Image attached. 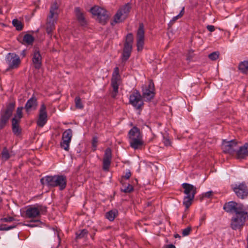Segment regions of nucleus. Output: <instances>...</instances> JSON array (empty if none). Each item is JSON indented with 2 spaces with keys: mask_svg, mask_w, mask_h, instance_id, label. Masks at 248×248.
<instances>
[{
  "mask_svg": "<svg viewBox=\"0 0 248 248\" xmlns=\"http://www.w3.org/2000/svg\"><path fill=\"white\" fill-rule=\"evenodd\" d=\"M223 209L227 213L234 214L231 220V227L234 230H241L248 219V212L245 206L234 201L225 203Z\"/></svg>",
  "mask_w": 248,
  "mask_h": 248,
  "instance_id": "f257e3e1",
  "label": "nucleus"
},
{
  "mask_svg": "<svg viewBox=\"0 0 248 248\" xmlns=\"http://www.w3.org/2000/svg\"><path fill=\"white\" fill-rule=\"evenodd\" d=\"M40 182L49 187H58L62 191L66 187L67 179L64 175H47L42 178Z\"/></svg>",
  "mask_w": 248,
  "mask_h": 248,
  "instance_id": "f03ea898",
  "label": "nucleus"
},
{
  "mask_svg": "<svg viewBox=\"0 0 248 248\" xmlns=\"http://www.w3.org/2000/svg\"><path fill=\"white\" fill-rule=\"evenodd\" d=\"M128 136L130 147L134 150L141 149L144 144L142 134L140 130L136 126H134L128 132Z\"/></svg>",
  "mask_w": 248,
  "mask_h": 248,
  "instance_id": "7ed1b4c3",
  "label": "nucleus"
},
{
  "mask_svg": "<svg viewBox=\"0 0 248 248\" xmlns=\"http://www.w3.org/2000/svg\"><path fill=\"white\" fill-rule=\"evenodd\" d=\"M16 103L12 102L8 103L6 108L4 111H1L0 117V129H3L8 122L9 119L12 115L15 108Z\"/></svg>",
  "mask_w": 248,
  "mask_h": 248,
  "instance_id": "20e7f679",
  "label": "nucleus"
},
{
  "mask_svg": "<svg viewBox=\"0 0 248 248\" xmlns=\"http://www.w3.org/2000/svg\"><path fill=\"white\" fill-rule=\"evenodd\" d=\"M131 8L129 3L121 7L114 16V21L116 23L123 22L128 17Z\"/></svg>",
  "mask_w": 248,
  "mask_h": 248,
  "instance_id": "39448f33",
  "label": "nucleus"
},
{
  "mask_svg": "<svg viewBox=\"0 0 248 248\" xmlns=\"http://www.w3.org/2000/svg\"><path fill=\"white\" fill-rule=\"evenodd\" d=\"M90 12L96 16L97 20L102 24H105L108 20V12L104 8L95 6L90 9Z\"/></svg>",
  "mask_w": 248,
  "mask_h": 248,
  "instance_id": "423d86ee",
  "label": "nucleus"
},
{
  "mask_svg": "<svg viewBox=\"0 0 248 248\" xmlns=\"http://www.w3.org/2000/svg\"><path fill=\"white\" fill-rule=\"evenodd\" d=\"M46 212V208L40 204L30 206L26 210L25 215L27 218H33L38 217L41 214Z\"/></svg>",
  "mask_w": 248,
  "mask_h": 248,
  "instance_id": "0eeeda50",
  "label": "nucleus"
},
{
  "mask_svg": "<svg viewBox=\"0 0 248 248\" xmlns=\"http://www.w3.org/2000/svg\"><path fill=\"white\" fill-rule=\"evenodd\" d=\"M121 82V76L119 74V69L116 67L113 71L111 79V86L113 88L112 97L115 98L118 93L119 86Z\"/></svg>",
  "mask_w": 248,
  "mask_h": 248,
  "instance_id": "6e6552de",
  "label": "nucleus"
},
{
  "mask_svg": "<svg viewBox=\"0 0 248 248\" xmlns=\"http://www.w3.org/2000/svg\"><path fill=\"white\" fill-rule=\"evenodd\" d=\"M231 187L239 198L244 199L248 196V186L245 183H235L232 185Z\"/></svg>",
  "mask_w": 248,
  "mask_h": 248,
  "instance_id": "1a4fd4ad",
  "label": "nucleus"
},
{
  "mask_svg": "<svg viewBox=\"0 0 248 248\" xmlns=\"http://www.w3.org/2000/svg\"><path fill=\"white\" fill-rule=\"evenodd\" d=\"M129 102L137 109H140L144 105L142 96L138 90H135L130 94Z\"/></svg>",
  "mask_w": 248,
  "mask_h": 248,
  "instance_id": "9d476101",
  "label": "nucleus"
},
{
  "mask_svg": "<svg viewBox=\"0 0 248 248\" xmlns=\"http://www.w3.org/2000/svg\"><path fill=\"white\" fill-rule=\"evenodd\" d=\"M6 62L10 69L18 68L21 63L19 57L14 53H9L7 55L6 57Z\"/></svg>",
  "mask_w": 248,
  "mask_h": 248,
  "instance_id": "9b49d317",
  "label": "nucleus"
},
{
  "mask_svg": "<svg viewBox=\"0 0 248 248\" xmlns=\"http://www.w3.org/2000/svg\"><path fill=\"white\" fill-rule=\"evenodd\" d=\"M72 136V130L70 128L65 130L62 133V141L60 143V146L61 148L66 151H68L69 150V145L71 141Z\"/></svg>",
  "mask_w": 248,
  "mask_h": 248,
  "instance_id": "f8f14e48",
  "label": "nucleus"
},
{
  "mask_svg": "<svg viewBox=\"0 0 248 248\" xmlns=\"http://www.w3.org/2000/svg\"><path fill=\"white\" fill-rule=\"evenodd\" d=\"M142 97L145 101H151L155 96V88L154 84L152 81H150L148 86L145 87L142 89Z\"/></svg>",
  "mask_w": 248,
  "mask_h": 248,
  "instance_id": "ddd939ff",
  "label": "nucleus"
},
{
  "mask_svg": "<svg viewBox=\"0 0 248 248\" xmlns=\"http://www.w3.org/2000/svg\"><path fill=\"white\" fill-rule=\"evenodd\" d=\"M47 121V114L46 107L45 104L41 105L39 110L38 118L37 121V124L39 127H43Z\"/></svg>",
  "mask_w": 248,
  "mask_h": 248,
  "instance_id": "4468645a",
  "label": "nucleus"
},
{
  "mask_svg": "<svg viewBox=\"0 0 248 248\" xmlns=\"http://www.w3.org/2000/svg\"><path fill=\"white\" fill-rule=\"evenodd\" d=\"M237 148V143L235 140L226 141L223 140L222 145V149L225 153L232 154L233 153Z\"/></svg>",
  "mask_w": 248,
  "mask_h": 248,
  "instance_id": "2eb2a0df",
  "label": "nucleus"
},
{
  "mask_svg": "<svg viewBox=\"0 0 248 248\" xmlns=\"http://www.w3.org/2000/svg\"><path fill=\"white\" fill-rule=\"evenodd\" d=\"M112 158V152L110 148L106 149L103 159V169L108 171Z\"/></svg>",
  "mask_w": 248,
  "mask_h": 248,
  "instance_id": "dca6fc26",
  "label": "nucleus"
},
{
  "mask_svg": "<svg viewBox=\"0 0 248 248\" xmlns=\"http://www.w3.org/2000/svg\"><path fill=\"white\" fill-rule=\"evenodd\" d=\"M137 46H143L144 43V25L140 23L136 34Z\"/></svg>",
  "mask_w": 248,
  "mask_h": 248,
  "instance_id": "f3484780",
  "label": "nucleus"
},
{
  "mask_svg": "<svg viewBox=\"0 0 248 248\" xmlns=\"http://www.w3.org/2000/svg\"><path fill=\"white\" fill-rule=\"evenodd\" d=\"M32 56V62L35 68L37 69H40L42 65V60L40 51L38 49L35 48L33 51Z\"/></svg>",
  "mask_w": 248,
  "mask_h": 248,
  "instance_id": "a211bd4d",
  "label": "nucleus"
},
{
  "mask_svg": "<svg viewBox=\"0 0 248 248\" xmlns=\"http://www.w3.org/2000/svg\"><path fill=\"white\" fill-rule=\"evenodd\" d=\"M57 18L47 16L46 23V31L48 34L51 35L52 32L55 28Z\"/></svg>",
  "mask_w": 248,
  "mask_h": 248,
  "instance_id": "6ab92c4d",
  "label": "nucleus"
},
{
  "mask_svg": "<svg viewBox=\"0 0 248 248\" xmlns=\"http://www.w3.org/2000/svg\"><path fill=\"white\" fill-rule=\"evenodd\" d=\"M37 105L38 103L37 99L35 97L32 96L26 102L25 105V109L26 111L28 112L31 110L36 109Z\"/></svg>",
  "mask_w": 248,
  "mask_h": 248,
  "instance_id": "aec40b11",
  "label": "nucleus"
},
{
  "mask_svg": "<svg viewBox=\"0 0 248 248\" xmlns=\"http://www.w3.org/2000/svg\"><path fill=\"white\" fill-rule=\"evenodd\" d=\"M182 186L184 189V193L186 196H191L193 195L194 197L197 192V188L195 186L188 183H183Z\"/></svg>",
  "mask_w": 248,
  "mask_h": 248,
  "instance_id": "412c9836",
  "label": "nucleus"
},
{
  "mask_svg": "<svg viewBox=\"0 0 248 248\" xmlns=\"http://www.w3.org/2000/svg\"><path fill=\"white\" fill-rule=\"evenodd\" d=\"M248 156V142L239 148L237 152V157L238 159H243Z\"/></svg>",
  "mask_w": 248,
  "mask_h": 248,
  "instance_id": "4be33fe9",
  "label": "nucleus"
},
{
  "mask_svg": "<svg viewBox=\"0 0 248 248\" xmlns=\"http://www.w3.org/2000/svg\"><path fill=\"white\" fill-rule=\"evenodd\" d=\"M75 12L78 21L82 26H84L86 24L87 21L85 19L83 13L81 11L80 8L76 7Z\"/></svg>",
  "mask_w": 248,
  "mask_h": 248,
  "instance_id": "5701e85b",
  "label": "nucleus"
},
{
  "mask_svg": "<svg viewBox=\"0 0 248 248\" xmlns=\"http://www.w3.org/2000/svg\"><path fill=\"white\" fill-rule=\"evenodd\" d=\"M59 8V5L56 1L52 3L50 8L49 15L48 16L58 18L59 13H58L57 10Z\"/></svg>",
  "mask_w": 248,
  "mask_h": 248,
  "instance_id": "b1692460",
  "label": "nucleus"
},
{
  "mask_svg": "<svg viewBox=\"0 0 248 248\" xmlns=\"http://www.w3.org/2000/svg\"><path fill=\"white\" fill-rule=\"evenodd\" d=\"M20 121H17L16 118H13L12 120V131L16 135H19L21 132V129L19 127V123Z\"/></svg>",
  "mask_w": 248,
  "mask_h": 248,
  "instance_id": "393cba45",
  "label": "nucleus"
},
{
  "mask_svg": "<svg viewBox=\"0 0 248 248\" xmlns=\"http://www.w3.org/2000/svg\"><path fill=\"white\" fill-rule=\"evenodd\" d=\"M13 155V152L12 151H9L7 147H5L2 149L0 157L3 161H6Z\"/></svg>",
  "mask_w": 248,
  "mask_h": 248,
  "instance_id": "a878e982",
  "label": "nucleus"
},
{
  "mask_svg": "<svg viewBox=\"0 0 248 248\" xmlns=\"http://www.w3.org/2000/svg\"><path fill=\"white\" fill-rule=\"evenodd\" d=\"M132 48V47H124L121 56L122 62H125L129 59L131 55Z\"/></svg>",
  "mask_w": 248,
  "mask_h": 248,
  "instance_id": "bb28decb",
  "label": "nucleus"
},
{
  "mask_svg": "<svg viewBox=\"0 0 248 248\" xmlns=\"http://www.w3.org/2000/svg\"><path fill=\"white\" fill-rule=\"evenodd\" d=\"M34 38L30 34H26L24 35L23 40L22 44L24 45H27L28 46H31L32 45L33 42H34Z\"/></svg>",
  "mask_w": 248,
  "mask_h": 248,
  "instance_id": "cd10ccee",
  "label": "nucleus"
},
{
  "mask_svg": "<svg viewBox=\"0 0 248 248\" xmlns=\"http://www.w3.org/2000/svg\"><path fill=\"white\" fill-rule=\"evenodd\" d=\"M118 212L116 209H113L107 212L105 215V217L110 221H112L114 220L115 218L118 215Z\"/></svg>",
  "mask_w": 248,
  "mask_h": 248,
  "instance_id": "c85d7f7f",
  "label": "nucleus"
},
{
  "mask_svg": "<svg viewBox=\"0 0 248 248\" xmlns=\"http://www.w3.org/2000/svg\"><path fill=\"white\" fill-rule=\"evenodd\" d=\"M194 197L193 195L191 196H185L184 198L183 204L185 206L186 209H187L192 204Z\"/></svg>",
  "mask_w": 248,
  "mask_h": 248,
  "instance_id": "c756f323",
  "label": "nucleus"
},
{
  "mask_svg": "<svg viewBox=\"0 0 248 248\" xmlns=\"http://www.w3.org/2000/svg\"><path fill=\"white\" fill-rule=\"evenodd\" d=\"M88 231L86 229L79 230L76 233V239L77 240L84 238L87 236Z\"/></svg>",
  "mask_w": 248,
  "mask_h": 248,
  "instance_id": "7c9ffc66",
  "label": "nucleus"
},
{
  "mask_svg": "<svg viewBox=\"0 0 248 248\" xmlns=\"http://www.w3.org/2000/svg\"><path fill=\"white\" fill-rule=\"evenodd\" d=\"M239 69L244 74L248 73V61L241 62L238 66Z\"/></svg>",
  "mask_w": 248,
  "mask_h": 248,
  "instance_id": "2f4dec72",
  "label": "nucleus"
},
{
  "mask_svg": "<svg viewBox=\"0 0 248 248\" xmlns=\"http://www.w3.org/2000/svg\"><path fill=\"white\" fill-rule=\"evenodd\" d=\"M133 190V186L129 184H122V186L121 188V191L124 193H130Z\"/></svg>",
  "mask_w": 248,
  "mask_h": 248,
  "instance_id": "473e14b6",
  "label": "nucleus"
},
{
  "mask_svg": "<svg viewBox=\"0 0 248 248\" xmlns=\"http://www.w3.org/2000/svg\"><path fill=\"white\" fill-rule=\"evenodd\" d=\"M134 40L133 35L132 33H128L125 38L124 46H132Z\"/></svg>",
  "mask_w": 248,
  "mask_h": 248,
  "instance_id": "72a5a7b5",
  "label": "nucleus"
},
{
  "mask_svg": "<svg viewBox=\"0 0 248 248\" xmlns=\"http://www.w3.org/2000/svg\"><path fill=\"white\" fill-rule=\"evenodd\" d=\"M12 24L16 29V30L18 31H20L23 30V23L19 21L17 19H14L12 21Z\"/></svg>",
  "mask_w": 248,
  "mask_h": 248,
  "instance_id": "f704fd0d",
  "label": "nucleus"
},
{
  "mask_svg": "<svg viewBox=\"0 0 248 248\" xmlns=\"http://www.w3.org/2000/svg\"><path fill=\"white\" fill-rule=\"evenodd\" d=\"M184 14V7L183 8L179 14L177 16H175L172 18V19L170 21L169 23L168 24V26L169 27H171L172 25L174 23V22L179 18L181 17Z\"/></svg>",
  "mask_w": 248,
  "mask_h": 248,
  "instance_id": "c9c22d12",
  "label": "nucleus"
},
{
  "mask_svg": "<svg viewBox=\"0 0 248 248\" xmlns=\"http://www.w3.org/2000/svg\"><path fill=\"white\" fill-rule=\"evenodd\" d=\"M22 109L23 107H18L16 109V114L13 118H16L17 121H20V119L23 116Z\"/></svg>",
  "mask_w": 248,
  "mask_h": 248,
  "instance_id": "e433bc0d",
  "label": "nucleus"
},
{
  "mask_svg": "<svg viewBox=\"0 0 248 248\" xmlns=\"http://www.w3.org/2000/svg\"><path fill=\"white\" fill-rule=\"evenodd\" d=\"M76 107L79 109H82L83 105L81 102V99L79 96H77L75 99Z\"/></svg>",
  "mask_w": 248,
  "mask_h": 248,
  "instance_id": "4c0bfd02",
  "label": "nucleus"
},
{
  "mask_svg": "<svg viewBox=\"0 0 248 248\" xmlns=\"http://www.w3.org/2000/svg\"><path fill=\"white\" fill-rule=\"evenodd\" d=\"M16 227V225L7 226L6 224H2L0 225V231H8L11 229H13Z\"/></svg>",
  "mask_w": 248,
  "mask_h": 248,
  "instance_id": "58836bf2",
  "label": "nucleus"
},
{
  "mask_svg": "<svg viewBox=\"0 0 248 248\" xmlns=\"http://www.w3.org/2000/svg\"><path fill=\"white\" fill-rule=\"evenodd\" d=\"M219 55V53L218 51H215L210 54L208 55V57L210 60L215 61L218 58Z\"/></svg>",
  "mask_w": 248,
  "mask_h": 248,
  "instance_id": "ea45409f",
  "label": "nucleus"
},
{
  "mask_svg": "<svg viewBox=\"0 0 248 248\" xmlns=\"http://www.w3.org/2000/svg\"><path fill=\"white\" fill-rule=\"evenodd\" d=\"M97 142H98V140H97V137H93V138L92 143L93 150V151H94L96 150Z\"/></svg>",
  "mask_w": 248,
  "mask_h": 248,
  "instance_id": "a19ab883",
  "label": "nucleus"
},
{
  "mask_svg": "<svg viewBox=\"0 0 248 248\" xmlns=\"http://www.w3.org/2000/svg\"><path fill=\"white\" fill-rule=\"evenodd\" d=\"M191 231V228L190 227H187V228L184 229L182 231V234L183 236H186L189 234Z\"/></svg>",
  "mask_w": 248,
  "mask_h": 248,
  "instance_id": "79ce46f5",
  "label": "nucleus"
},
{
  "mask_svg": "<svg viewBox=\"0 0 248 248\" xmlns=\"http://www.w3.org/2000/svg\"><path fill=\"white\" fill-rule=\"evenodd\" d=\"M14 219H15L13 217H4V218H1V221L2 222H10L13 221V220H14Z\"/></svg>",
  "mask_w": 248,
  "mask_h": 248,
  "instance_id": "37998d69",
  "label": "nucleus"
},
{
  "mask_svg": "<svg viewBox=\"0 0 248 248\" xmlns=\"http://www.w3.org/2000/svg\"><path fill=\"white\" fill-rule=\"evenodd\" d=\"M213 192L212 190L207 191L202 194V196L205 198H210L213 195Z\"/></svg>",
  "mask_w": 248,
  "mask_h": 248,
  "instance_id": "c03bdc74",
  "label": "nucleus"
},
{
  "mask_svg": "<svg viewBox=\"0 0 248 248\" xmlns=\"http://www.w3.org/2000/svg\"><path fill=\"white\" fill-rule=\"evenodd\" d=\"M163 142L165 146H170V141L169 139L163 137Z\"/></svg>",
  "mask_w": 248,
  "mask_h": 248,
  "instance_id": "a18cd8bd",
  "label": "nucleus"
},
{
  "mask_svg": "<svg viewBox=\"0 0 248 248\" xmlns=\"http://www.w3.org/2000/svg\"><path fill=\"white\" fill-rule=\"evenodd\" d=\"M131 175V172L129 170H126L125 173L124 175L123 176L125 179H128L130 177Z\"/></svg>",
  "mask_w": 248,
  "mask_h": 248,
  "instance_id": "49530a36",
  "label": "nucleus"
},
{
  "mask_svg": "<svg viewBox=\"0 0 248 248\" xmlns=\"http://www.w3.org/2000/svg\"><path fill=\"white\" fill-rule=\"evenodd\" d=\"M206 28L207 30L211 32L214 31L215 30V27L213 25H207Z\"/></svg>",
  "mask_w": 248,
  "mask_h": 248,
  "instance_id": "de8ad7c7",
  "label": "nucleus"
},
{
  "mask_svg": "<svg viewBox=\"0 0 248 248\" xmlns=\"http://www.w3.org/2000/svg\"><path fill=\"white\" fill-rule=\"evenodd\" d=\"M205 220V216H202L200 219V225H201L202 224V223L204 221V220Z\"/></svg>",
  "mask_w": 248,
  "mask_h": 248,
  "instance_id": "09e8293b",
  "label": "nucleus"
},
{
  "mask_svg": "<svg viewBox=\"0 0 248 248\" xmlns=\"http://www.w3.org/2000/svg\"><path fill=\"white\" fill-rule=\"evenodd\" d=\"M167 248H176L173 245L170 244V245H168L167 246Z\"/></svg>",
  "mask_w": 248,
  "mask_h": 248,
  "instance_id": "8fccbe9b",
  "label": "nucleus"
},
{
  "mask_svg": "<svg viewBox=\"0 0 248 248\" xmlns=\"http://www.w3.org/2000/svg\"><path fill=\"white\" fill-rule=\"evenodd\" d=\"M25 51V50H23L21 53V55L23 57H25L26 55Z\"/></svg>",
  "mask_w": 248,
  "mask_h": 248,
  "instance_id": "3c124183",
  "label": "nucleus"
},
{
  "mask_svg": "<svg viewBox=\"0 0 248 248\" xmlns=\"http://www.w3.org/2000/svg\"><path fill=\"white\" fill-rule=\"evenodd\" d=\"M143 47H137V50L138 51H142Z\"/></svg>",
  "mask_w": 248,
  "mask_h": 248,
  "instance_id": "603ef678",
  "label": "nucleus"
},
{
  "mask_svg": "<svg viewBox=\"0 0 248 248\" xmlns=\"http://www.w3.org/2000/svg\"><path fill=\"white\" fill-rule=\"evenodd\" d=\"M27 226L30 227H33L35 226V225H33V224H28V225H27Z\"/></svg>",
  "mask_w": 248,
  "mask_h": 248,
  "instance_id": "864d4df0",
  "label": "nucleus"
},
{
  "mask_svg": "<svg viewBox=\"0 0 248 248\" xmlns=\"http://www.w3.org/2000/svg\"><path fill=\"white\" fill-rule=\"evenodd\" d=\"M174 236L175 238H177V237L180 238V236L178 234H175Z\"/></svg>",
  "mask_w": 248,
  "mask_h": 248,
  "instance_id": "5fc2aeb1",
  "label": "nucleus"
},
{
  "mask_svg": "<svg viewBox=\"0 0 248 248\" xmlns=\"http://www.w3.org/2000/svg\"><path fill=\"white\" fill-rule=\"evenodd\" d=\"M185 217V215H183V218H184Z\"/></svg>",
  "mask_w": 248,
  "mask_h": 248,
  "instance_id": "6e6d98bb",
  "label": "nucleus"
}]
</instances>
